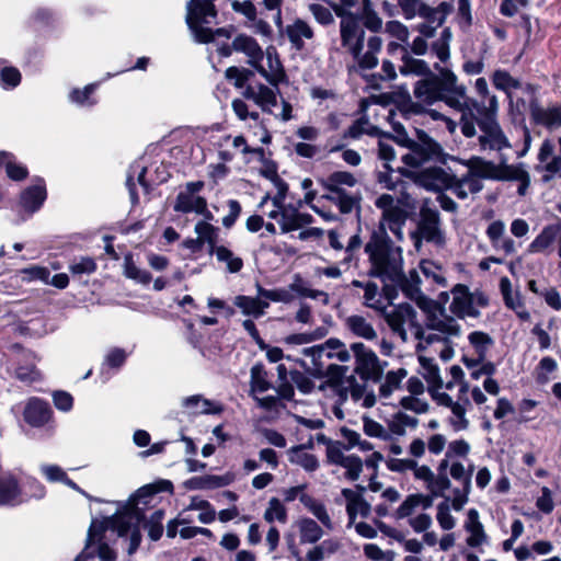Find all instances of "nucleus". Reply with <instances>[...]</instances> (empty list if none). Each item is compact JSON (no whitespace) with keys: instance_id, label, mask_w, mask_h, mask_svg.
Instances as JSON below:
<instances>
[{"instance_id":"nucleus-1","label":"nucleus","mask_w":561,"mask_h":561,"mask_svg":"<svg viewBox=\"0 0 561 561\" xmlns=\"http://www.w3.org/2000/svg\"><path fill=\"white\" fill-rule=\"evenodd\" d=\"M431 69L430 65L423 59L411 57L408 53L402 56V65L399 71L403 76H417L413 85V95L416 102H410L407 113L421 114L424 106H431L436 102H444L450 108L461 112L460 125L465 137L474 134L473 108L477 101L467 95L465 84L458 82L457 75L447 66L435 62Z\"/></svg>"},{"instance_id":"nucleus-2","label":"nucleus","mask_w":561,"mask_h":561,"mask_svg":"<svg viewBox=\"0 0 561 561\" xmlns=\"http://www.w3.org/2000/svg\"><path fill=\"white\" fill-rule=\"evenodd\" d=\"M389 283L398 286L408 299L414 301L426 313V329L449 336L459 335L460 325L457 320L447 316L442 306L422 293L421 277L416 270H411L408 274H404L402 268L398 279H391Z\"/></svg>"},{"instance_id":"nucleus-3","label":"nucleus","mask_w":561,"mask_h":561,"mask_svg":"<svg viewBox=\"0 0 561 561\" xmlns=\"http://www.w3.org/2000/svg\"><path fill=\"white\" fill-rule=\"evenodd\" d=\"M159 492L156 484H147L139 488L125 504L119 503L117 512L110 517L108 524L118 530V536L128 542L127 553L134 554L140 542L141 533L139 523L144 517L140 504L147 505L149 500Z\"/></svg>"},{"instance_id":"nucleus-4","label":"nucleus","mask_w":561,"mask_h":561,"mask_svg":"<svg viewBox=\"0 0 561 561\" xmlns=\"http://www.w3.org/2000/svg\"><path fill=\"white\" fill-rule=\"evenodd\" d=\"M376 460H386V465L391 471H411L416 479L425 482L426 489L431 492V495L414 494L417 499L419 507L423 510H427L433 505V496H445V492L451 488V483L446 473V460H443L438 466V473L436 476L428 467L419 466L413 458H367L366 466L368 468H375Z\"/></svg>"},{"instance_id":"nucleus-5","label":"nucleus","mask_w":561,"mask_h":561,"mask_svg":"<svg viewBox=\"0 0 561 561\" xmlns=\"http://www.w3.org/2000/svg\"><path fill=\"white\" fill-rule=\"evenodd\" d=\"M364 251L370 264L369 276L383 283L398 279L403 268L402 249L393 243L383 229L373 231Z\"/></svg>"},{"instance_id":"nucleus-6","label":"nucleus","mask_w":561,"mask_h":561,"mask_svg":"<svg viewBox=\"0 0 561 561\" xmlns=\"http://www.w3.org/2000/svg\"><path fill=\"white\" fill-rule=\"evenodd\" d=\"M393 114H390L389 119L392 124L393 130L397 133L399 144L407 147L409 152L402 156V161L405 165L412 168L422 167L430 161L446 162L447 154L444 153L442 146L430 137L424 130H417V140H412L408 137L404 126L396 122Z\"/></svg>"},{"instance_id":"nucleus-7","label":"nucleus","mask_w":561,"mask_h":561,"mask_svg":"<svg viewBox=\"0 0 561 561\" xmlns=\"http://www.w3.org/2000/svg\"><path fill=\"white\" fill-rule=\"evenodd\" d=\"M450 379L446 381L445 388L451 390L455 386H458L457 399L454 400L448 393L440 392L433 393V398L439 405H444L451 410L453 416L450 423L455 430H465L468 426V420L466 419L467 408L470 407V400L468 398L469 385L463 380V370L460 366L454 365L449 368ZM444 387V383H443Z\"/></svg>"},{"instance_id":"nucleus-8","label":"nucleus","mask_w":561,"mask_h":561,"mask_svg":"<svg viewBox=\"0 0 561 561\" xmlns=\"http://www.w3.org/2000/svg\"><path fill=\"white\" fill-rule=\"evenodd\" d=\"M253 71L245 68L229 67L226 78L233 81L237 89H242V96L253 101L263 112L272 113V106L277 105L276 92L263 83H252Z\"/></svg>"},{"instance_id":"nucleus-9","label":"nucleus","mask_w":561,"mask_h":561,"mask_svg":"<svg viewBox=\"0 0 561 561\" xmlns=\"http://www.w3.org/2000/svg\"><path fill=\"white\" fill-rule=\"evenodd\" d=\"M391 331L400 337L402 342H408L410 337H424V327L417 320L415 309L409 304H399L391 310H386L382 314Z\"/></svg>"},{"instance_id":"nucleus-10","label":"nucleus","mask_w":561,"mask_h":561,"mask_svg":"<svg viewBox=\"0 0 561 561\" xmlns=\"http://www.w3.org/2000/svg\"><path fill=\"white\" fill-rule=\"evenodd\" d=\"M215 0H190L187 3L186 23L198 43H209L215 32L207 25L215 22L217 11Z\"/></svg>"},{"instance_id":"nucleus-11","label":"nucleus","mask_w":561,"mask_h":561,"mask_svg":"<svg viewBox=\"0 0 561 561\" xmlns=\"http://www.w3.org/2000/svg\"><path fill=\"white\" fill-rule=\"evenodd\" d=\"M450 293L453 300L449 310L460 319H477L481 316L480 309L489 306V297L485 293L479 289L470 291L467 285L456 284Z\"/></svg>"},{"instance_id":"nucleus-12","label":"nucleus","mask_w":561,"mask_h":561,"mask_svg":"<svg viewBox=\"0 0 561 561\" xmlns=\"http://www.w3.org/2000/svg\"><path fill=\"white\" fill-rule=\"evenodd\" d=\"M476 112H479L478 102L476 107L473 108V127L476 128V125H478L481 131L480 136L478 137L480 149L483 151L490 150L500 152L503 149L511 148V142L508 138L505 136L496 117L481 116L480 118H478ZM476 134L477 130L474 129V134L472 135V137L476 136ZM469 138H471V136Z\"/></svg>"},{"instance_id":"nucleus-13","label":"nucleus","mask_w":561,"mask_h":561,"mask_svg":"<svg viewBox=\"0 0 561 561\" xmlns=\"http://www.w3.org/2000/svg\"><path fill=\"white\" fill-rule=\"evenodd\" d=\"M375 206L381 210L380 224L377 230L389 229L399 240L403 239L402 228L408 219L407 210L401 206L399 199H394L389 194H381L376 201Z\"/></svg>"},{"instance_id":"nucleus-14","label":"nucleus","mask_w":561,"mask_h":561,"mask_svg":"<svg viewBox=\"0 0 561 561\" xmlns=\"http://www.w3.org/2000/svg\"><path fill=\"white\" fill-rule=\"evenodd\" d=\"M411 236L416 247H419L422 239L436 245H443L445 236L440 228L438 210L427 206L421 207L417 229Z\"/></svg>"},{"instance_id":"nucleus-15","label":"nucleus","mask_w":561,"mask_h":561,"mask_svg":"<svg viewBox=\"0 0 561 561\" xmlns=\"http://www.w3.org/2000/svg\"><path fill=\"white\" fill-rule=\"evenodd\" d=\"M351 351L356 364L354 371L365 381H379L383 374V366L376 353L359 342L353 343Z\"/></svg>"},{"instance_id":"nucleus-16","label":"nucleus","mask_w":561,"mask_h":561,"mask_svg":"<svg viewBox=\"0 0 561 561\" xmlns=\"http://www.w3.org/2000/svg\"><path fill=\"white\" fill-rule=\"evenodd\" d=\"M341 45L351 55H357L365 46V30L357 14L339 13Z\"/></svg>"},{"instance_id":"nucleus-17","label":"nucleus","mask_w":561,"mask_h":561,"mask_svg":"<svg viewBox=\"0 0 561 561\" xmlns=\"http://www.w3.org/2000/svg\"><path fill=\"white\" fill-rule=\"evenodd\" d=\"M23 420L32 427H44L53 422V410L47 401L33 397L25 403Z\"/></svg>"},{"instance_id":"nucleus-18","label":"nucleus","mask_w":561,"mask_h":561,"mask_svg":"<svg viewBox=\"0 0 561 561\" xmlns=\"http://www.w3.org/2000/svg\"><path fill=\"white\" fill-rule=\"evenodd\" d=\"M445 460L448 462L447 459ZM448 472L456 482V486L454 488V505L459 507L468 500L471 485L472 468L469 467L466 469L461 463L453 462L449 467V470H446V473Z\"/></svg>"},{"instance_id":"nucleus-19","label":"nucleus","mask_w":561,"mask_h":561,"mask_svg":"<svg viewBox=\"0 0 561 561\" xmlns=\"http://www.w3.org/2000/svg\"><path fill=\"white\" fill-rule=\"evenodd\" d=\"M403 16L411 20L415 16L424 18L431 22L437 21L438 25L444 22V15L438 9L432 8L422 0H397Z\"/></svg>"},{"instance_id":"nucleus-20","label":"nucleus","mask_w":561,"mask_h":561,"mask_svg":"<svg viewBox=\"0 0 561 561\" xmlns=\"http://www.w3.org/2000/svg\"><path fill=\"white\" fill-rule=\"evenodd\" d=\"M416 182L428 191H442L453 184V175L442 168L431 167L416 173Z\"/></svg>"},{"instance_id":"nucleus-21","label":"nucleus","mask_w":561,"mask_h":561,"mask_svg":"<svg viewBox=\"0 0 561 561\" xmlns=\"http://www.w3.org/2000/svg\"><path fill=\"white\" fill-rule=\"evenodd\" d=\"M485 233L495 251L503 252L505 255L516 253L517 245L512 238L505 236V225L502 220L492 221Z\"/></svg>"},{"instance_id":"nucleus-22","label":"nucleus","mask_w":561,"mask_h":561,"mask_svg":"<svg viewBox=\"0 0 561 561\" xmlns=\"http://www.w3.org/2000/svg\"><path fill=\"white\" fill-rule=\"evenodd\" d=\"M277 208L280 209V218L278 219V224L282 233L299 230L313 221V217L310 214L300 213L295 207L285 206L283 204Z\"/></svg>"},{"instance_id":"nucleus-23","label":"nucleus","mask_w":561,"mask_h":561,"mask_svg":"<svg viewBox=\"0 0 561 561\" xmlns=\"http://www.w3.org/2000/svg\"><path fill=\"white\" fill-rule=\"evenodd\" d=\"M181 405L190 415L220 414L224 410L219 402L206 399L202 394L183 398Z\"/></svg>"},{"instance_id":"nucleus-24","label":"nucleus","mask_w":561,"mask_h":561,"mask_svg":"<svg viewBox=\"0 0 561 561\" xmlns=\"http://www.w3.org/2000/svg\"><path fill=\"white\" fill-rule=\"evenodd\" d=\"M539 163L537 170L545 172L542 181H550L553 175L561 169V158L553 156V145L549 140H545L538 153Z\"/></svg>"},{"instance_id":"nucleus-25","label":"nucleus","mask_w":561,"mask_h":561,"mask_svg":"<svg viewBox=\"0 0 561 561\" xmlns=\"http://www.w3.org/2000/svg\"><path fill=\"white\" fill-rule=\"evenodd\" d=\"M529 108L531 118L536 124L542 125L548 129L561 126V110L559 107H542L536 99H531Z\"/></svg>"},{"instance_id":"nucleus-26","label":"nucleus","mask_w":561,"mask_h":561,"mask_svg":"<svg viewBox=\"0 0 561 561\" xmlns=\"http://www.w3.org/2000/svg\"><path fill=\"white\" fill-rule=\"evenodd\" d=\"M285 34L296 50H302L306 46V41H311L314 37L313 28L305 20L296 19L293 23L288 24L285 28Z\"/></svg>"},{"instance_id":"nucleus-27","label":"nucleus","mask_w":561,"mask_h":561,"mask_svg":"<svg viewBox=\"0 0 561 561\" xmlns=\"http://www.w3.org/2000/svg\"><path fill=\"white\" fill-rule=\"evenodd\" d=\"M342 495L346 500V512L348 515V524L347 527H351L354 525L356 516L360 515L362 517H368L370 513V504L366 502L363 496L351 490V489H343Z\"/></svg>"},{"instance_id":"nucleus-28","label":"nucleus","mask_w":561,"mask_h":561,"mask_svg":"<svg viewBox=\"0 0 561 561\" xmlns=\"http://www.w3.org/2000/svg\"><path fill=\"white\" fill-rule=\"evenodd\" d=\"M367 50L363 53L364 48L358 50L357 55H352L358 67L363 70H370L378 65L377 55L382 47V39L379 36H370L366 43Z\"/></svg>"},{"instance_id":"nucleus-29","label":"nucleus","mask_w":561,"mask_h":561,"mask_svg":"<svg viewBox=\"0 0 561 561\" xmlns=\"http://www.w3.org/2000/svg\"><path fill=\"white\" fill-rule=\"evenodd\" d=\"M46 197L47 193L44 181L38 180L36 184L22 192L20 203L26 211L34 214L42 207Z\"/></svg>"},{"instance_id":"nucleus-30","label":"nucleus","mask_w":561,"mask_h":561,"mask_svg":"<svg viewBox=\"0 0 561 561\" xmlns=\"http://www.w3.org/2000/svg\"><path fill=\"white\" fill-rule=\"evenodd\" d=\"M302 354L307 357L311 358L312 363V375L317 377L323 376L325 371H332L333 369L339 370L342 375H344L348 369L347 367H339L334 365H325L323 363V358H325V351L323 348V345H314L310 347H305L302 350Z\"/></svg>"},{"instance_id":"nucleus-31","label":"nucleus","mask_w":561,"mask_h":561,"mask_svg":"<svg viewBox=\"0 0 561 561\" xmlns=\"http://www.w3.org/2000/svg\"><path fill=\"white\" fill-rule=\"evenodd\" d=\"M492 82L496 89L502 90L507 94L511 103H515L518 111H520V107H525V102L519 98L515 99L512 92V90L520 88V82L513 78L507 71L495 70L492 76Z\"/></svg>"},{"instance_id":"nucleus-32","label":"nucleus","mask_w":561,"mask_h":561,"mask_svg":"<svg viewBox=\"0 0 561 561\" xmlns=\"http://www.w3.org/2000/svg\"><path fill=\"white\" fill-rule=\"evenodd\" d=\"M232 48L236 51L245 54L249 57V64L253 67L257 66L259 62H262L264 58V51L257 42L248 35H238L232 41Z\"/></svg>"},{"instance_id":"nucleus-33","label":"nucleus","mask_w":561,"mask_h":561,"mask_svg":"<svg viewBox=\"0 0 561 561\" xmlns=\"http://www.w3.org/2000/svg\"><path fill=\"white\" fill-rule=\"evenodd\" d=\"M345 328L347 331H350L353 335L367 340L373 341L377 339L378 334L375 330L373 323L369 321L368 318L362 316V314H352L348 316L345 319Z\"/></svg>"},{"instance_id":"nucleus-34","label":"nucleus","mask_w":561,"mask_h":561,"mask_svg":"<svg viewBox=\"0 0 561 561\" xmlns=\"http://www.w3.org/2000/svg\"><path fill=\"white\" fill-rule=\"evenodd\" d=\"M23 502L16 480L11 474L0 477V506H15Z\"/></svg>"},{"instance_id":"nucleus-35","label":"nucleus","mask_w":561,"mask_h":561,"mask_svg":"<svg viewBox=\"0 0 561 561\" xmlns=\"http://www.w3.org/2000/svg\"><path fill=\"white\" fill-rule=\"evenodd\" d=\"M268 69H266L261 62L254 68L261 73L270 83L277 84L280 78L284 76L282 64L277 57L276 49L268 47L264 54Z\"/></svg>"},{"instance_id":"nucleus-36","label":"nucleus","mask_w":561,"mask_h":561,"mask_svg":"<svg viewBox=\"0 0 561 561\" xmlns=\"http://www.w3.org/2000/svg\"><path fill=\"white\" fill-rule=\"evenodd\" d=\"M110 517L105 518L104 522L99 523L96 520V537L92 550H95V557L101 561H115L116 552L106 542L103 541V533L107 529H112L118 534V530L112 527L107 522Z\"/></svg>"},{"instance_id":"nucleus-37","label":"nucleus","mask_w":561,"mask_h":561,"mask_svg":"<svg viewBox=\"0 0 561 561\" xmlns=\"http://www.w3.org/2000/svg\"><path fill=\"white\" fill-rule=\"evenodd\" d=\"M465 529L469 533V537L467 538L468 546L473 548L479 547L486 540V535L479 519V513L474 508L469 510L467 514Z\"/></svg>"},{"instance_id":"nucleus-38","label":"nucleus","mask_w":561,"mask_h":561,"mask_svg":"<svg viewBox=\"0 0 561 561\" xmlns=\"http://www.w3.org/2000/svg\"><path fill=\"white\" fill-rule=\"evenodd\" d=\"M419 373L424 377L428 383L430 392L436 393L437 390L443 388V379L439 374V368L434 359L427 357H420Z\"/></svg>"},{"instance_id":"nucleus-39","label":"nucleus","mask_w":561,"mask_h":561,"mask_svg":"<svg viewBox=\"0 0 561 561\" xmlns=\"http://www.w3.org/2000/svg\"><path fill=\"white\" fill-rule=\"evenodd\" d=\"M468 175L477 176L481 179L497 180L500 176L501 165H496L491 161H486L480 157H472L469 162Z\"/></svg>"},{"instance_id":"nucleus-40","label":"nucleus","mask_w":561,"mask_h":561,"mask_svg":"<svg viewBox=\"0 0 561 561\" xmlns=\"http://www.w3.org/2000/svg\"><path fill=\"white\" fill-rule=\"evenodd\" d=\"M322 198L334 204L342 214H350L359 204V197L347 191H327Z\"/></svg>"},{"instance_id":"nucleus-41","label":"nucleus","mask_w":561,"mask_h":561,"mask_svg":"<svg viewBox=\"0 0 561 561\" xmlns=\"http://www.w3.org/2000/svg\"><path fill=\"white\" fill-rule=\"evenodd\" d=\"M451 192L461 199L467 198L468 194L479 193L482 188V182L473 175H463L461 179H457L453 175V184L449 185Z\"/></svg>"},{"instance_id":"nucleus-42","label":"nucleus","mask_w":561,"mask_h":561,"mask_svg":"<svg viewBox=\"0 0 561 561\" xmlns=\"http://www.w3.org/2000/svg\"><path fill=\"white\" fill-rule=\"evenodd\" d=\"M330 387L332 388L333 392L339 396L340 401H345L348 393H351L355 399H358L362 396V387L357 385L354 376L341 378L333 377L330 380Z\"/></svg>"},{"instance_id":"nucleus-43","label":"nucleus","mask_w":561,"mask_h":561,"mask_svg":"<svg viewBox=\"0 0 561 561\" xmlns=\"http://www.w3.org/2000/svg\"><path fill=\"white\" fill-rule=\"evenodd\" d=\"M300 543H316L324 535L321 526L312 518L304 517L297 522Z\"/></svg>"},{"instance_id":"nucleus-44","label":"nucleus","mask_w":561,"mask_h":561,"mask_svg":"<svg viewBox=\"0 0 561 561\" xmlns=\"http://www.w3.org/2000/svg\"><path fill=\"white\" fill-rule=\"evenodd\" d=\"M250 387L251 393H263L276 388L273 386L271 376L263 364L257 363L252 366L250 371Z\"/></svg>"},{"instance_id":"nucleus-45","label":"nucleus","mask_w":561,"mask_h":561,"mask_svg":"<svg viewBox=\"0 0 561 561\" xmlns=\"http://www.w3.org/2000/svg\"><path fill=\"white\" fill-rule=\"evenodd\" d=\"M299 501L327 529H333L332 519L323 503L307 493H302Z\"/></svg>"},{"instance_id":"nucleus-46","label":"nucleus","mask_w":561,"mask_h":561,"mask_svg":"<svg viewBox=\"0 0 561 561\" xmlns=\"http://www.w3.org/2000/svg\"><path fill=\"white\" fill-rule=\"evenodd\" d=\"M561 234V226L550 225L536 237V239L529 244V252L537 253L547 250Z\"/></svg>"},{"instance_id":"nucleus-47","label":"nucleus","mask_w":561,"mask_h":561,"mask_svg":"<svg viewBox=\"0 0 561 561\" xmlns=\"http://www.w3.org/2000/svg\"><path fill=\"white\" fill-rule=\"evenodd\" d=\"M262 297L237 296L234 305L242 310L244 314L259 318L264 314V310L270 306L267 301L262 300Z\"/></svg>"},{"instance_id":"nucleus-48","label":"nucleus","mask_w":561,"mask_h":561,"mask_svg":"<svg viewBox=\"0 0 561 561\" xmlns=\"http://www.w3.org/2000/svg\"><path fill=\"white\" fill-rule=\"evenodd\" d=\"M209 254L215 255L219 263H224L229 273H239L243 267V260L225 245L214 248Z\"/></svg>"},{"instance_id":"nucleus-49","label":"nucleus","mask_w":561,"mask_h":561,"mask_svg":"<svg viewBox=\"0 0 561 561\" xmlns=\"http://www.w3.org/2000/svg\"><path fill=\"white\" fill-rule=\"evenodd\" d=\"M558 363L552 357L546 356L540 359L534 370V378L538 385L545 386L556 378Z\"/></svg>"},{"instance_id":"nucleus-50","label":"nucleus","mask_w":561,"mask_h":561,"mask_svg":"<svg viewBox=\"0 0 561 561\" xmlns=\"http://www.w3.org/2000/svg\"><path fill=\"white\" fill-rule=\"evenodd\" d=\"M357 183L356 178L346 171H335L322 181L325 191H346L344 186L353 187Z\"/></svg>"},{"instance_id":"nucleus-51","label":"nucleus","mask_w":561,"mask_h":561,"mask_svg":"<svg viewBox=\"0 0 561 561\" xmlns=\"http://www.w3.org/2000/svg\"><path fill=\"white\" fill-rule=\"evenodd\" d=\"M0 167L5 169L7 175L13 181H21L28 174L26 167L16 163L12 153L0 151Z\"/></svg>"},{"instance_id":"nucleus-52","label":"nucleus","mask_w":561,"mask_h":561,"mask_svg":"<svg viewBox=\"0 0 561 561\" xmlns=\"http://www.w3.org/2000/svg\"><path fill=\"white\" fill-rule=\"evenodd\" d=\"M451 31L449 27H445L439 37L432 43L431 49L432 53L438 58L442 64H446L450 58V42H451Z\"/></svg>"},{"instance_id":"nucleus-53","label":"nucleus","mask_w":561,"mask_h":561,"mask_svg":"<svg viewBox=\"0 0 561 561\" xmlns=\"http://www.w3.org/2000/svg\"><path fill=\"white\" fill-rule=\"evenodd\" d=\"M41 471L43 476L46 478L49 482H62L66 485L70 486L73 490H77L78 492L85 495L88 499H91L84 491H82L77 483H75L72 480H70L67 477V473L58 466L56 465H44L41 467Z\"/></svg>"},{"instance_id":"nucleus-54","label":"nucleus","mask_w":561,"mask_h":561,"mask_svg":"<svg viewBox=\"0 0 561 561\" xmlns=\"http://www.w3.org/2000/svg\"><path fill=\"white\" fill-rule=\"evenodd\" d=\"M340 547L341 545L336 539H325L307 552L306 560L322 561L323 559L334 554L340 549Z\"/></svg>"},{"instance_id":"nucleus-55","label":"nucleus","mask_w":561,"mask_h":561,"mask_svg":"<svg viewBox=\"0 0 561 561\" xmlns=\"http://www.w3.org/2000/svg\"><path fill=\"white\" fill-rule=\"evenodd\" d=\"M468 340L474 348L478 362H483L486 357L488 351L494 343L493 339L485 332L473 331L468 335Z\"/></svg>"},{"instance_id":"nucleus-56","label":"nucleus","mask_w":561,"mask_h":561,"mask_svg":"<svg viewBox=\"0 0 561 561\" xmlns=\"http://www.w3.org/2000/svg\"><path fill=\"white\" fill-rule=\"evenodd\" d=\"M364 305L383 314L387 306L383 304L379 287L374 282H367L364 290Z\"/></svg>"},{"instance_id":"nucleus-57","label":"nucleus","mask_w":561,"mask_h":561,"mask_svg":"<svg viewBox=\"0 0 561 561\" xmlns=\"http://www.w3.org/2000/svg\"><path fill=\"white\" fill-rule=\"evenodd\" d=\"M124 275L142 285H148L151 282V274L146 270L139 268L135 264L130 253L126 254L124 257Z\"/></svg>"},{"instance_id":"nucleus-58","label":"nucleus","mask_w":561,"mask_h":561,"mask_svg":"<svg viewBox=\"0 0 561 561\" xmlns=\"http://www.w3.org/2000/svg\"><path fill=\"white\" fill-rule=\"evenodd\" d=\"M206 203V199L202 196H196L190 193H179L174 204V210L178 213H198L199 202Z\"/></svg>"},{"instance_id":"nucleus-59","label":"nucleus","mask_w":561,"mask_h":561,"mask_svg":"<svg viewBox=\"0 0 561 561\" xmlns=\"http://www.w3.org/2000/svg\"><path fill=\"white\" fill-rule=\"evenodd\" d=\"M322 345L325 351V358H336L342 363L348 362L351 359V352L339 339L331 337L327 340Z\"/></svg>"},{"instance_id":"nucleus-60","label":"nucleus","mask_w":561,"mask_h":561,"mask_svg":"<svg viewBox=\"0 0 561 561\" xmlns=\"http://www.w3.org/2000/svg\"><path fill=\"white\" fill-rule=\"evenodd\" d=\"M370 4V0H340V3L332 4V10L336 16H339V13L357 14L359 16L363 11L369 9Z\"/></svg>"},{"instance_id":"nucleus-61","label":"nucleus","mask_w":561,"mask_h":561,"mask_svg":"<svg viewBox=\"0 0 561 561\" xmlns=\"http://www.w3.org/2000/svg\"><path fill=\"white\" fill-rule=\"evenodd\" d=\"M197 238L201 239L203 243H207L209 249L208 252H211L214 248L217 245L218 239V228L213 226L207 221H198L194 228Z\"/></svg>"},{"instance_id":"nucleus-62","label":"nucleus","mask_w":561,"mask_h":561,"mask_svg":"<svg viewBox=\"0 0 561 561\" xmlns=\"http://www.w3.org/2000/svg\"><path fill=\"white\" fill-rule=\"evenodd\" d=\"M408 371L404 368L388 371L385 382L380 386L379 392L383 398H388L394 390H397L402 380L407 377Z\"/></svg>"},{"instance_id":"nucleus-63","label":"nucleus","mask_w":561,"mask_h":561,"mask_svg":"<svg viewBox=\"0 0 561 561\" xmlns=\"http://www.w3.org/2000/svg\"><path fill=\"white\" fill-rule=\"evenodd\" d=\"M264 519L267 523L278 522L285 524L287 522V508L277 497H272L268 501L267 507L264 512Z\"/></svg>"},{"instance_id":"nucleus-64","label":"nucleus","mask_w":561,"mask_h":561,"mask_svg":"<svg viewBox=\"0 0 561 561\" xmlns=\"http://www.w3.org/2000/svg\"><path fill=\"white\" fill-rule=\"evenodd\" d=\"M164 518V511H154L148 520L145 522L144 528L147 530L149 538L152 541H157L162 537L163 526L162 520Z\"/></svg>"}]
</instances>
